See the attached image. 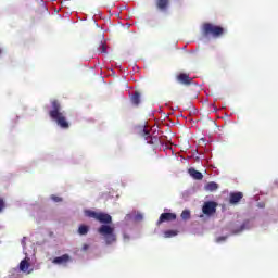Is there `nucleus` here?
Here are the masks:
<instances>
[{
	"label": "nucleus",
	"mask_w": 278,
	"mask_h": 278,
	"mask_svg": "<svg viewBox=\"0 0 278 278\" xmlns=\"http://www.w3.org/2000/svg\"><path fill=\"white\" fill-rule=\"evenodd\" d=\"M3 210H5V201L0 197V212H3Z\"/></svg>",
	"instance_id": "obj_21"
},
{
	"label": "nucleus",
	"mask_w": 278,
	"mask_h": 278,
	"mask_svg": "<svg viewBox=\"0 0 278 278\" xmlns=\"http://www.w3.org/2000/svg\"><path fill=\"white\" fill-rule=\"evenodd\" d=\"M100 53H108V47L105 43H103V41L100 43Z\"/></svg>",
	"instance_id": "obj_20"
},
{
	"label": "nucleus",
	"mask_w": 278,
	"mask_h": 278,
	"mask_svg": "<svg viewBox=\"0 0 278 278\" xmlns=\"http://www.w3.org/2000/svg\"><path fill=\"white\" fill-rule=\"evenodd\" d=\"M123 239H124V240H129V235L124 233V235H123Z\"/></svg>",
	"instance_id": "obj_25"
},
{
	"label": "nucleus",
	"mask_w": 278,
	"mask_h": 278,
	"mask_svg": "<svg viewBox=\"0 0 278 278\" xmlns=\"http://www.w3.org/2000/svg\"><path fill=\"white\" fill-rule=\"evenodd\" d=\"M206 190H208L210 192H214L216 190H218V184L212 181V182H208L206 185Z\"/></svg>",
	"instance_id": "obj_14"
},
{
	"label": "nucleus",
	"mask_w": 278,
	"mask_h": 278,
	"mask_svg": "<svg viewBox=\"0 0 278 278\" xmlns=\"http://www.w3.org/2000/svg\"><path fill=\"white\" fill-rule=\"evenodd\" d=\"M51 110L49 111V116L52 121H55L56 125L61 129H70L71 123L66 118V113L62 111V104L58 100H51Z\"/></svg>",
	"instance_id": "obj_2"
},
{
	"label": "nucleus",
	"mask_w": 278,
	"mask_h": 278,
	"mask_svg": "<svg viewBox=\"0 0 278 278\" xmlns=\"http://www.w3.org/2000/svg\"><path fill=\"white\" fill-rule=\"evenodd\" d=\"M203 36H212L213 38H220L224 36L225 29L222 26L212 23H204L202 26Z\"/></svg>",
	"instance_id": "obj_3"
},
{
	"label": "nucleus",
	"mask_w": 278,
	"mask_h": 278,
	"mask_svg": "<svg viewBox=\"0 0 278 278\" xmlns=\"http://www.w3.org/2000/svg\"><path fill=\"white\" fill-rule=\"evenodd\" d=\"M242 197H244V194H242V192H232V193H230V197H229V203L231 205H236V204L240 203V200L242 199Z\"/></svg>",
	"instance_id": "obj_9"
},
{
	"label": "nucleus",
	"mask_w": 278,
	"mask_h": 278,
	"mask_svg": "<svg viewBox=\"0 0 278 278\" xmlns=\"http://www.w3.org/2000/svg\"><path fill=\"white\" fill-rule=\"evenodd\" d=\"M180 216H181L182 220H190V211H188V210L182 211Z\"/></svg>",
	"instance_id": "obj_17"
},
{
	"label": "nucleus",
	"mask_w": 278,
	"mask_h": 278,
	"mask_svg": "<svg viewBox=\"0 0 278 278\" xmlns=\"http://www.w3.org/2000/svg\"><path fill=\"white\" fill-rule=\"evenodd\" d=\"M88 249H90V245H88V244L83 245V251H88Z\"/></svg>",
	"instance_id": "obj_24"
},
{
	"label": "nucleus",
	"mask_w": 278,
	"mask_h": 278,
	"mask_svg": "<svg viewBox=\"0 0 278 278\" xmlns=\"http://www.w3.org/2000/svg\"><path fill=\"white\" fill-rule=\"evenodd\" d=\"M248 225H249V222H244V223L241 225L239 231H244V229H247Z\"/></svg>",
	"instance_id": "obj_22"
},
{
	"label": "nucleus",
	"mask_w": 278,
	"mask_h": 278,
	"mask_svg": "<svg viewBox=\"0 0 278 278\" xmlns=\"http://www.w3.org/2000/svg\"><path fill=\"white\" fill-rule=\"evenodd\" d=\"M141 136L148 141V144H157V137H151V131L147 128L141 130Z\"/></svg>",
	"instance_id": "obj_7"
},
{
	"label": "nucleus",
	"mask_w": 278,
	"mask_h": 278,
	"mask_svg": "<svg viewBox=\"0 0 278 278\" xmlns=\"http://www.w3.org/2000/svg\"><path fill=\"white\" fill-rule=\"evenodd\" d=\"M71 262V255L63 254L62 256H56L53 258L52 263L58 264L59 266L66 265Z\"/></svg>",
	"instance_id": "obj_8"
},
{
	"label": "nucleus",
	"mask_w": 278,
	"mask_h": 278,
	"mask_svg": "<svg viewBox=\"0 0 278 278\" xmlns=\"http://www.w3.org/2000/svg\"><path fill=\"white\" fill-rule=\"evenodd\" d=\"M51 200L54 201V203H62L63 199L61 197H58L55 194L51 195Z\"/></svg>",
	"instance_id": "obj_19"
},
{
	"label": "nucleus",
	"mask_w": 278,
	"mask_h": 278,
	"mask_svg": "<svg viewBox=\"0 0 278 278\" xmlns=\"http://www.w3.org/2000/svg\"><path fill=\"white\" fill-rule=\"evenodd\" d=\"M225 240H227V237H218L216 242H223Z\"/></svg>",
	"instance_id": "obj_23"
},
{
	"label": "nucleus",
	"mask_w": 278,
	"mask_h": 278,
	"mask_svg": "<svg viewBox=\"0 0 278 278\" xmlns=\"http://www.w3.org/2000/svg\"><path fill=\"white\" fill-rule=\"evenodd\" d=\"M170 220H177V214L163 213V214H161L156 225H162V223H170Z\"/></svg>",
	"instance_id": "obj_6"
},
{
	"label": "nucleus",
	"mask_w": 278,
	"mask_h": 278,
	"mask_svg": "<svg viewBox=\"0 0 278 278\" xmlns=\"http://www.w3.org/2000/svg\"><path fill=\"white\" fill-rule=\"evenodd\" d=\"M20 270L22 273H27V270H29V261H27V260L21 261V263H20Z\"/></svg>",
	"instance_id": "obj_13"
},
{
	"label": "nucleus",
	"mask_w": 278,
	"mask_h": 278,
	"mask_svg": "<svg viewBox=\"0 0 278 278\" xmlns=\"http://www.w3.org/2000/svg\"><path fill=\"white\" fill-rule=\"evenodd\" d=\"M130 101H131L132 105H136V106L140 105V93H139V91H135V93L130 98Z\"/></svg>",
	"instance_id": "obj_12"
},
{
	"label": "nucleus",
	"mask_w": 278,
	"mask_h": 278,
	"mask_svg": "<svg viewBox=\"0 0 278 278\" xmlns=\"http://www.w3.org/2000/svg\"><path fill=\"white\" fill-rule=\"evenodd\" d=\"M97 220L99 223H102V225L98 229V232L100 233V236H103L106 244H113V242H116V233H114V227L110 226L112 223L111 215L100 212L98 213Z\"/></svg>",
	"instance_id": "obj_1"
},
{
	"label": "nucleus",
	"mask_w": 278,
	"mask_h": 278,
	"mask_svg": "<svg viewBox=\"0 0 278 278\" xmlns=\"http://www.w3.org/2000/svg\"><path fill=\"white\" fill-rule=\"evenodd\" d=\"M85 216H88L89 218H94L97 220L99 213L94 211H86Z\"/></svg>",
	"instance_id": "obj_15"
},
{
	"label": "nucleus",
	"mask_w": 278,
	"mask_h": 278,
	"mask_svg": "<svg viewBox=\"0 0 278 278\" xmlns=\"http://www.w3.org/2000/svg\"><path fill=\"white\" fill-rule=\"evenodd\" d=\"M0 55H1V49H0Z\"/></svg>",
	"instance_id": "obj_26"
},
{
	"label": "nucleus",
	"mask_w": 278,
	"mask_h": 278,
	"mask_svg": "<svg viewBox=\"0 0 278 278\" xmlns=\"http://www.w3.org/2000/svg\"><path fill=\"white\" fill-rule=\"evenodd\" d=\"M176 81L178 84H182V86H191L192 85V78L189 74L180 73L176 76Z\"/></svg>",
	"instance_id": "obj_5"
},
{
	"label": "nucleus",
	"mask_w": 278,
	"mask_h": 278,
	"mask_svg": "<svg viewBox=\"0 0 278 278\" xmlns=\"http://www.w3.org/2000/svg\"><path fill=\"white\" fill-rule=\"evenodd\" d=\"M78 233L80 236H86L88 233V226L80 225L79 228H78Z\"/></svg>",
	"instance_id": "obj_16"
},
{
	"label": "nucleus",
	"mask_w": 278,
	"mask_h": 278,
	"mask_svg": "<svg viewBox=\"0 0 278 278\" xmlns=\"http://www.w3.org/2000/svg\"><path fill=\"white\" fill-rule=\"evenodd\" d=\"M170 5V0H156V8L160 12H166Z\"/></svg>",
	"instance_id": "obj_10"
},
{
	"label": "nucleus",
	"mask_w": 278,
	"mask_h": 278,
	"mask_svg": "<svg viewBox=\"0 0 278 278\" xmlns=\"http://www.w3.org/2000/svg\"><path fill=\"white\" fill-rule=\"evenodd\" d=\"M216 207H218V204L214 201L205 202L202 212L205 214V216H212V214H216Z\"/></svg>",
	"instance_id": "obj_4"
},
{
	"label": "nucleus",
	"mask_w": 278,
	"mask_h": 278,
	"mask_svg": "<svg viewBox=\"0 0 278 278\" xmlns=\"http://www.w3.org/2000/svg\"><path fill=\"white\" fill-rule=\"evenodd\" d=\"M188 173H189L190 177H192L197 181H201V179H203V174L194 168H189Z\"/></svg>",
	"instance_id": "obj_11"
},
{
	"label": "nucleus",
	"mask_w": 278,
	"mask_h": 278,
	"mask_svg": "<svg viewBox=\"0 0 278 278\" xmlns=\"http://www.w3.org/2000/svg\"><path fill=\"white\" fill-rule=\"evenodd\" d=\"M165 238H174V236H177V230H167L164 232Z\"/></svg>",
	"instance_id": "obj_18"
}]
</instances>
